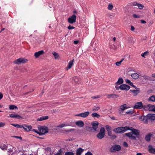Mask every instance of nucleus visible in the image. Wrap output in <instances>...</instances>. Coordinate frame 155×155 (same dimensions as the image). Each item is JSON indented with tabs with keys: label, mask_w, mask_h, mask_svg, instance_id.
Returning a JSON list of instances; mask_svg holds the SVG:
<instances>
[{
	"label": "nucleus",
	"mask_w": 155,
	"mask_h": 155,
	"mask_svg": "<svg viewBox=\"0 0 155 155\" xmlns=\"http://www.w3.org/2000/svg\"><path fill=\"white\" fill-rule=\"evenodd\" d=\"M129 130H131V131L129 133H126L125 134V135L128 137L131 140H135L136 137H138L139 135L140 131L134 128H133L132 130L130 129Z\"/></svg>",
	"instance_id": "f257e3e1"
},
{
	"label": "nucleus",
	"mask_w": 155,
	"mask_h": 155,
	"mask_svg": "<svg viewBox=\"0 0 155 155\" xmlns=\"http://www.w3.org/2000/svg\"><path fill=\"white\" fill-rule=\"evenodd\" d=\"M129 128L127 126L124 127H118L114 129L113 131L116 133H123L126 132L127 130H129Z\"/></svg>",
	"instance_id": "f03ea898"
},
{
	"label": "nucleus",
	"mask_w": 155,
	"mask_h": 155,
	"mask_svg": "<svg viewBox=\"0 0 155 155\" xmlns=\"http://www.w3.org/2000/svg\"><path fill=\"white\" fill-rule=\"evenodd\" d=\"M39 132L38 134L40 135H42L48 132V127L45 126H40L38 127Z\"/></svg>",
	"instance_id": "7ed1b4c3"
},
{
	"label": "nucleus",
	"mask_w": 155,
	"mask_h": 155,
	"mask_svg": "<svg viewBox=\"0 0 155 155\" xmlns=\"http://www.w3.org/2000/svg\"><path fill=\"white\" fill-rule=\"evenodd\" d=\"M105 135V130L104 127H102L100 129L99 133L97 135V137L99 139H101L104 137Z\"/></svg>",
	"instance_id": "20e7f679"
},
{
	"label": "nucleus",
	"mask_w": 155,
	"mask_h": 155,
	"mask_svg": "<svg viewBox=\"0 0 155 155\" xmlns=\"http://www.w3.org/2000/svg\"><path fill=\"white\" fill-rule=\"evenodd\" d=\"M121 149V147L120 145L115 144L110 148V151L111 152H114L115 151H119Z\"/></svg>",
	"instance_id": "39448f33"
},
{
	"label": "nucleus",
	"mask_w": 155,
	"mask_h": 155,
	"mask_svg": "<svg viewBox=\"0 0 155 155\" xmlns=\"http://www.w3.org/2000/svg\"><path fill=\"white\" fill-rule=\"evenodd\" d=\"M28 61V60L24 58H20L16 60L14 63L18 64H20L21 63L24 64L26 63Z\"/></svg>",
	"instance_id": "423d86ee"
},
{
	"label": "nucleus",
	"mask_w": 155,
	"mask_h": 155,
	"mask_svg": "<svg viewBox=\"0 0 155 155\" xmlns=\"http://www.w3.org/2000/svg\"><path fill=\"white\" fill-rule=\"evenodd\" d=\"M144 109H147L150 111L155 112V106L150 104H148L147 105H144Z\"/></svg>",
	"instance_id": "0eeeda50"
},
{
	"label": "nucleus",
	"mask_w": 155,
	"mask_h": 155,
	"mask_svg": "<svg viewBox=\"0 0 155 155\" xmlns=\"http://www.w3.org/2000/svg\"><path fill=\"white\" fill-rule=\"evenodd\" d=\"M77 16L74 15H73L71 17L68 19V22L71 24H73L76 22Z\"/></svg>",
	"instance_id": "6e6552de"
},
{
	"label": "nucleus",
	"mask_w": 155,
	"mask_h": 155,
	"mask_svg": "<svg viewBox=\"0 0 155 155\" xmlns=\"http://www.w3.org/2000/svg\"><path fill=\"white\" fill-rule=\"evenodd\" d=\"M139 118L143 123L144 124L147 123L148 119L147 115L146 116H139Z\"/></svg>",
	"instance_id": "1a4fd4ad"
},
{
	"label": "nucleus",
	"mask_w": 155,
	"mask_h": 155,
	"mask_svg": "<svg viewBox=\"0 0 155 155\" xmlns=\"http://www.w3.org/2000/svg\"><path fill=\"white\" fill-rule=\"evenodd\" d=\"M144 105L141 102H138L136 103L134 106V108L135 109H140L142 108L144 109Z\"/></svg>",
	"instance_id": "9d476101"
},
{
	"label": "nucleus",
	"mask_w": 155,
	"mask_h": 155,
	"mask_svg": "<svg viewBox=\"0 0 155 155\" xmlns=\"http://www.w3.org/2000/svg\"><path fill=\"white\" fill-rule=\"evenodd\" d=\"M89 113H90L89 112L87 111L84 113H82L78 114H76L75 115V116L85 118L87 117L89 115Z\"/></svg>",
	"instance_id": "9b49d317"
},
{
	"label": "nucleus",
	"mask_w": 155,
	"mask_h": 155,
	"mask_svg": "<svg viewBox=\"0 0 155 155\" xmlns=\"http://www.w3.org/2000/svg\"><path fill=\"white\" fill-rule=\"evenodd\" d=\"M120 88L121 90L128 91L130 89V87L128 85L124 84L121 85L120 86Z\"/></svg>",
	"instance_id": "f8f14e48"
},
{
	"label": "nucleus",
	"mask_w": 155,
	"mask_h": 155,
	"mask_svg": "<svg viewBox=\"0 0 155 155\" xmlns=\"http://www.w3.org/2000/svg\"><path fill=\"white\" fill-rule=\"evenodd\" d=\"M23 128L25 130L28 132L31 130L32 127L30 125L25 124L24 125L23 127Z\"/></svg>",
	"instance_id": "ddd939ff"
},
{
	"label": "nucleus",
	"mask_w": 155,
	"mask_h": 155,
	"mask_svg": "<svg viewBox=\"0 0 155 155\" xmlns=\"http://www.w3.org/2000/svg\"><path fill=\"white\" fill-rule=\"evenodd\" d=\"M132 5L134 6H137L140 9H142L144 7L143 5L140 4L137 2H134L132 3Z\"/></svg>",
	"instance_id": "4468645a"
},
{
	"label": "nucleus",
	"mask_w": 155,
	"mask_h": 155,
	"mask_svg": "<svg viewBox=\"0 0 155 155\" xmlns=\"http://www.w3.org/2000/svg\"><path fill=\"white\" fill-rule=\"evenodd\" d=\"M44 53V51L43 50H41L36 52L34 54V56L36 58H37L41 55Z\"/></svg>",
	"instance_id": "2eb2a0df"
},
{
	"label": "nucleus",
	"mask_w": 155,
	"mask_h": 155,
	"mask_svg": "<svg viewBox=\"0 0 155 155\" xmlns=\"http://www.w3.org/2000/svg\"><path fill=\"white\" fill-rule=\"evenodd\" d=\"M148 150L150 153L155 154V149L153 148L151 145L148 146Z\"/></svg>",
	"instance_id": "dca6fc26"
},
{
	"label": "nucleus",
	"mask_w": 155,
	"mask_h": 155,
	"mask_svg": "<svg viewBox=\"0 0 155 155\" xmlns=\"http://www.w3.org/2000/svg\"><path fill=\"white\" fill-rule=\"evenodd\" d=\"M74 59L70 61L68 63V66L65 68L66 70L67 71L70 69L73 64Z\"/></svg>",
	"instance_id": "f3484780"
},
{
	"label": "nucleus",
	"mask_w": 155,
	"mask_h": 155,
	"mask_svg": "<svg viewBox=\"0 0 155 155\" xmlns=\"http://www.w3.org/2000/svg\"><path fill=\"white\" fill-rule=\"evenodd\" d=\"M107 96L108 98H117L119 97V95L114 94H108L107 95Z\"/></svg>",
	"instance_id": "a211bd4d"
},
{
	"label": "nucleus",
	"mask_w": 155,
	"mask_h": 155,
	"mask_svg": "<svg viewBox=\"0 0 155 155\" xmlns=\"http://www.w3.org/2000/svg\"><path fill=\"white\" fill-rule=\"evenodd\" d=\"M147 116L148 120H155V114H148Z\"/></svg>",
	"instance_id": "6ab92c4d"
},
{
	"label": "nucleus",
	"mask_w": 155,
	"mask_h": 155,
	"mask_svg": "<svg viewBox=\"0 0 155 155\" xmlns=\"http://www.w3.org/2000/svg\"><path fill=\"white\" fill-rule=\"evenodd\" d=\"M9 117L12 118H16L18 119L22 118L21 116L16 114H9Z\"/></svg>",
	"instance_id": "aec40b11"
},
{
	"label": "nucleus",
	"mask_w": 155,
	"mask_h": 155,
	"mask_svg": "<svg viewBox=\"0 0 155 155\" xmlns=\"http://www.w3.org/2000/svg\"><path fill=\"white\" fill-rule=\"evenodd\" d=\"M92 125V128L95 131L97 129L98 127L99 123L97 121H95L94 122L91 124Z\"/></svg>",
	"instance_id": "412c9836"
},
{
	"label": "nucleus",
	"mask_w": 155,
	"mask_h": 155,
	"mask_svg": "<svg viewBox=\"0 0 155 155\" xmlns=\"http://www.w3.org/2000/svg\"><path fill=\"white\" fill-rule=\"evenodd\" d=\"M76 124L80 127H82L84 125V123L82 121L79 120L75 123Z\"/></svg>",
	"instance_id": "4be33fe9"
},
{
	"label": "nucleus",
	"mask_w": 155,
	"mask_h": 155,
	"mask_svg": "<svg viewBox=\"0 0 155 155\" xmlns=\"http://www.w3.org/2000/svg\"><path fill=\"white\" fill-rule=\"evenodd\" d=\"M84 150L80 148L77 149L76 151V155H81L82 153L84 151Z\"/></svg>",
	"instance_id": "5701e85b"
},
{
	"label": "nucleus",
	"mask_w": 155,
	"mask_h": 155,
	"mask_svg": "<svg viewBox=\"0 0 155 155\" xmlns=\"http://www.w3.org/2000/svg\"><path fill=\"white\" fill-rule=\"evenodd\" d=\"M48 118V116H45L41 117L40 118H38L37 119L38 121H41L44 120H45Z\"/></svg>",
	"instance_id": "b1692460"
},
{
	"label": "nucleus",
	"mask_w": 155,
	"mask_h": 155,
	"mask_svg": "<svg viewBox=\"0 0 155 155\" xmlns=\"http://www.w3.org/2000/svg\"><path fill=\"white\" fill-rule=\"evenodd\" d=\"M124 82V80L122 78H119L117 81L115 83L116 85H120L121 84L123 83Z\"/></svg>",
	"instance_id": "393cba45"
},
{
	"label": "nucleus",
	"mask_w": 155,
	"mask_h": 155,
	"mask_svg": "<svg viewBox=\"0 0 155 155\" xmlns=\"http://www.w3.org/2000/svg\"><path fill=\"white\" fill-rule=\"evenodd\" d=\"M152 135V134L150 133L148 134L146 136L145 139L147 141H149L150 140V137Z\"/></svg>",
	"instance_id": "a878e982"
},
{
	"label": "nucleus",
	"mask_w": 155,
	"mask_h": 155,
	"mask_svg": "<svg viewBox=\"0 0 155 155\" xmlns=\"http://www.w3.org/2000/svg\"><path fill=\"white\" fill-rule=\"evenodd\" d=\"M132 78L135 79H138L139 77V75L137 73H134L131 75Z\"/></svg>",
	"instance_id": "bb28decb"
},
{
	"label": "nucleus",
	"mask_w": 155,
	"mask_h": 155,
	"mask_svg": "<svg viewBox=\"0 0 155 155\" xmlns=\"http://www.w3.org/2000/svg\"><path fill=\"white\" fill-rule=\"evenodd\" d=\"M72 80L75 83H78L80 80V79L77 76H74Z\"/></svg>",
	"instance_id": "cd10ccee"
},
{
	"label": "nucleus",
	"mask_w": 155,
	"mask_h": 155,
	"mask_svg": "<svg viewBox=\"0 0 155 155\" xmlns=\"http://www.w3.org/2000/svg\"><path fill=\"white\" fill-rule=\"evenodd\" d=\"M127 108H128L127 107V104H125L120 106V109L121 111H123Z\"/></svg>",
	"instance_id": "c85d7f7f"
},
{
	"label": "nucleus",
	"mask_w": 155,
	"mask_h": 155,
	"mask_svg": "<svg viewBox=\"0 0 155 155\" xmlns=\"http://www.w3.org/2000/svg\"><path fill=\"white\" fill-rule=\"evenodd\" d=\"M138 90H131L130 91L134 93L135 95H137L140 92L139 88H138Z\"/></svg>",
	"instance_id": "c756f323"
},
{
	"label": "nucleus",
	"mask_w": 155,
	"mask_h": 155,
	"mask_svg": "<svg viewBox=\"0 0 155 155\" xmlns=\"http://www.w3.org/2000/svg\"><path fill=\"white\" fill-rule=\"evenodd\" d=\"M13 126L18 128H22L23 127V126L21 125H19L17 124H11Z\"/></svg>",
	"instance_id": "7c9ffc66"
},
{
	"label": "nucleus",
	"mask_w": 155,
	"mask_h": 155,
	"mask_svg": "<svg viewBox=\"0 0 155 155\" xmlns=\"http://www.w3.org/2000/svg\"><path fill=\"white\" fill-rule=\"evenodd\" d=\"M149 101H150L153 102H155V96L153 95L150 96L148 99Z\"/></svg>",
	"instance_id": "2f4dec72"
},
{
	"label": "nucleus",
	"mask_w": 155,
	"mask_h": 155,
	"mask_svg": "<svg viewBox=\"0 0 155 155\" xmlns=\"http://www.w3.org/2000/svg\"><path fill=\"white\" fill-rule=\"evenodd\" d=\"M92 116L93 117L99 118L100 117V115L96 113H94L92 114Z\"/></svg>",
	"instance_id": "473e14b6"
},
{
	"label": "nucleus",
	"mask_w": 155,
	"mask_h": 155,
	"mask_svg": "<svg viewBox=\"0 0 155 155\" xmlns=\"http://www.w3.org/2000/svg\"><path fill=\"white\" fill-rule=\"evenodd\" d=\"M52 54L54 56L55 59H57L59 57V55L58 53H56L55 52L53 51L52 53Z\"/></svg>",
	"instance_id": "72a5a7b5"
},
{
	"label": "nucleus",
	"mask_w": 155,
	"mask_h": 155,
	"mask_svg": "<svg viewBox=\"0 0 155 155\" xmlns=\"http://www.w3.org/2000/svg\"><path fill=\"white\" fill-rule=\"evenodd\" d=\"M100 109V107L98 106H94L92 109L93 111H97Z\"/></svg>",
	"instance_id": "f704fd0d"
},
{
	"label": "nucleus",
	"mask_w": 155,
	"mask_h": 155,
	"mask_svg": "<svg viewBox=\"0 0 155 155\" xmlns=\"http://www.w3.org/2000/svg\"><path fill=\"white\" fill-rule=\"evenodd\" d=\"M9 109L10 110H13L17 108V107L14 105H9Z\"/></svg>",
	"instance_id": "c9c22d12"
},
{
	"label": "nucleus",
	"mask_w": 155,
	"mask_h": 155,
	"mask_svg": "<svg viewBox=\"0 0 155 155\" xmlns=\"http://www.w3.org/2000/svg\"><path fill=\"white\" fill-rule=\"evenodd\" d=\"M9 147V148L7 150H8V151L9 152H12L13 151V147L12 146H11L10 145H8V147Z\"/></svg>",
	"instance_id": "e433bc0d"
},
{
	"label": "nucleus",
	"mask_w": 155,
	"mask_h": 155,
	"mask_svg": "<svg viewBox=\"0 0 155 155\" xmlns=\"http://www.w3.org/2000/svg\"><path fill=\"white\" fill-rule=\"evenodd\" d=\"M8 147V146H7L4 144L3 146L2 147H0V148L2 150H7Z\"/></svg>",
	"instance_id": "4c0bfd02"
},
{
	"label": "nucleus",
	"mask_w": 155,
	"mask_h": 155,
	"mask_svg": "<svg viewBox=\"0 0 155 155\" xmlns=\"http://www.w3.org/2000/svg\"><path fill=\"white\" fill-rule=\"evenodd\" d=\"M149 52L148 51H146L144 52L141 54V56L144 58L145 57V56H147L148 55Z\"/></svg>",
	"instance_id": "58836bf2"
},
{
	"label": "nucleus",
	"mask_w": 155,
	"mask_h": 155,
	"mask_svg": "<svg viewBox=\"0 0 155 155\" xmlns=\"http://www.w3.org/2000/svg\"><path fill=\"white\" fill-rule=\"evenodd\" d=\"M142 76L143 77L144 79L146 80H147L149 81L151 80V78L149 76H147L145 75H144V76Z\"/></svg>",
	"instance_id": "ea45409f"
},
{
	"label": "nucleus",
	"mask_w": 155,
	"mask_h": 155,
	"mask_svg": "<svg viewBox=\"0 0 155 155\" xmlns=\"http://www.w3.org/2000/svg\"><path fill=\"white\" fill-rule=\"evenodd\" d=\"M124 60V58L122 59L120 61H118L116 63V64L117 66H119L122 63L123 61Z\"/></svg>",
	"instance_id": "a19ab883"
},
{
	"label": "nucleus",
	"mask_w": 155,
	"mask_h": 155,
	"mask_svg": "<svg viewBox=\"0 0 155 155\" xmlns=\"http://www.w3.org/2000/svg\"><path fill=\"white\" fill-rule=\"evenodd\" d=\"M65 155H74V153L71 152H65Z\"/></svg>",
	"instance_id": "79ce46f5"
},
{
	"label": "nucleus",
	"mask_w": 155,
	"mask_h": 155,
	"mask_svg": "<svg viewBox=\"0 0 155 155\" xmlns=\"http://www.w3.org/2000/svg\"><path fill=\"white\" fill-rule=\"evenodd\" d=\"M113 7V6L112 4L111 3H110L108 5L107 8H108V9H109V10H111V9H112Z\"/></svg>",
	"instance_id": "37998d69"
},
{
	"label": "nucleus",
	"mask_w": 155,
	"mask_h": 155,
	"mask_svg": "<svg viewBox=\"0 0 155 155\" xmlns=\"http://www.w3.org/2000/svg\"><path fill=\"white\" fill-rule=\"evenodd\" d=\"M105 127L107 131L111 130V128L110 126L108 125H106Z\"/></svg>",
	"instance_id": "c03bdc74"
},
{
	"label": "nucleus",
	"mask_w": 155,
	"mask_h": 155,
	"mask_svg": "<svg viewBox=\"0 0 155 155\" xmlns=\"http://www.w3.org/2000/svg\"><path fill=\"white\" fill-rule=\"evenodd\" d=\"M110 137V138L112 140H114L117 137L114 134L112 135Z\"/></svg>",
	"instance_id": "a18cd8bd"
},
{
	"label": "nucleus",
	"mask_w": 155,
	"mask_h": 155,
	"mask_svg": "<svg viewBox=\"0 0 155 155\" xmlns=\"http://www.w3.org/2000/svg\"><path fill=\"white\" fill-rule=\"evenodd\" d=\"M126 113L127 114H132L133 113V110H130L129 111L126 112Z\"/></svg>",
	"instance_id": "49530a36"
},
{
	"label": "nucleus",
	"mask_w": 155,
	"mask_h": 155,
	"mask_svg": "<svg viewBox=\"0 0 155 155\" xmlns=\"http://www.w3.org/2000/svg\"><path fill=\"white\" fill-rule=\"evenodd\" d=\"M123 146L124 147H128V144L126 142H124L123 143Z\"/></svg>",
	"instance_id": "de8ad7c7"
},
{
	"label": "nucleus",
	"mask_w": 155,
	"mask_h": 155,
	"mask_svg": "<svg viewBox=\"0 0 155 155\" xmlns=\"http://www.w3.org/2000/svg\"><path fill=\"white\" fill-rule=\"evenodd\" d=\"M75 28V27H73V26H71L70 25H69V26L68 27V28L69 30H71V29H73Z\"/></svg>",
	"instance_id": "09e8293b"
},
{
	"label": "nucleus",
	"mask_w": 155,
	"mask_h": 155,
	"mask_svg": "<svg viewBox=\"0 0 155 155\" xmlns=\"http://www.w3.org/2000/svg\"><path fill=\"white\" fill-rule=\"evenodd\" d=\"M5 124V123L2 122H0V127H4Z\"/></svg>",
	"instance_id": "8fccbe9b"
},
{
	"label": "nucleus",
	"mask_w": 155,
	"mask_h": 155,
	"mask_svg": "<svg viewBox=\"0 0 155 155\" xmlns=\"http://www.w3.org/2000/svg\"><path fill=\"white\" fill-rule=\"evenodd\" d=\"M130 86H131L133 87H134V88H136V89H138V88L137 87H136V86H135V85H134V84H133L132 82H131V83H130Z\"/></svg>",
	"instance_id": "3c124183"
},
{
	"label": "nucleus",
	"mask_w": 155,
	"mask_h": 155,
	"mask_svg": "<svg viewBox=\"0 0 155 155\" xmlns=\"http://www.w3.org/2000/svg\"><path fill=\"white\" fill-rule=\"evenodd\" d=\"M107 132H108V135L109 136H111L112 135V132L111 131V130H110L108 131Z\"/></svg>",
	"instance_id": "603ef678"
},
{
	"label": "nucleus",
	"mask_w": 155,
	"mask_h": 155,
	"mask_svg": "<svg viewBox=\"0 0 155 155\" xmlns=\"http://www.w3.org/2000/svg\"><path fill=\"white\" fill-rule=\"evenodd\" d=\"M125 81L127 83L129 84H130V83H131V82L128 79H125Z\"/></svg>",
	"instance_id": "864d4df0"
},
{
	"label": "nucleus",
	"mask_w": 155,
	"mask_h": 155,
	"mask_svg": "<svg viewBox=\"0 0 155 155\" xmlns=\"http://www.w3.org/2000/svg\"><path fill=\"white\" fill-rule=\"evenodd\" d=\"M13 137L14 138H16L18 139H19L21 140L22 139V138L21 137H19L17 136H13Z\"/></svg>",
	"instance_id": "5fc2aeb1"
},
{
	"label": "nucleus",
	"mask_w": 155,
	"mask_h": 155,
	"mask_svg": "<svg viewBox=\"0 0 155 155\" xmlns=\"http://www.w3.org/2000/svg\"><path fill=\"white\" fill-rule=\"evenodd\" d=\"M133 17L136 18H140V16L139 15H137L136 14H134L133 15Z\"/></svg>",
	"instance_id": "6e6d98bb"
},
{
	"label": "nucleus",
	"mask_w": 155,
	"mask_h": 155,
	"mask_svg": "<svg viewBox=\"0 0 155 155\" xmlns=\"http://www.w3.org/2000/svg\"><path fill=\"white\" fill-rule=\"evenodd\" d=\"M85 155H93V154L91 152H88L86 153Z\"/></svg>",
	"instance_id": "4d7b16f0"
},
{
	"label": "nucleus",
	"mask_w": 155,
	"mask_h": 155,
	"mask_svg": "<svg viewBox=\"0 0 155 155\" xmlns=\"http://www.w3.org/2000/svg\"><path fill=\"white\" fill-rule=\"evenodd\" d=\"M65 126V124H61L59 125L58 127H59L61 128L63 127H64Z\"/></svg>",
	"instance_id": "13d9d810"
},
{
	"label": "nucleus",
	"mask_w": 155,
	"mask_h": 155,
	"mask_svg": "<svg viewBox=\"0 0 155 155\" xmlns=\"http://www.w3.org/2000/svg\"><path fill=\"white\" fill-rule=\"evenodd\" d=\"M74 130V129H70V130H65V131L67 132H69L71 131Z\"/></svg>",
	"instance_id": "bf43d9fd"
},
{
	"label": "nucleus",
	"mask_w": 155,
	"mask_h": 155,
	"mask_svg": "<svg viewBox=\"0 0 155 155\" xmlns=\"http://www.w3.org/2000/svg\"><path fill=\"white\" fill-rule=\"evenodd\" d=\"M27 71V70L25 68H23L21 69V71L22 72H26Z\"/></svg>",
	"instance_id": "052dcab7"
},
{
	"label": "nucleus",
	"mask_w": 155,
	"mask_h": 155,
	"mask_svg": "<svg viewBox=\"0 0 155 155\" xmlns=\"http://www.w3.org/2000/svg\"><path fill=\"white\" fill-rule=\"evenodd\" d=\"M31 130L32 131H33V132H34L37 134H38V133H39V132H38L35 129H33L32 130Z\"/></svg>",
	"instance_id": "680f3d73"
},
{
	"label": "nucleus",
	"mask_w": 155,
	"mask_h": 155,
	"mask_svg": "<svg viewBox=\"0 0 155 155\" xmlns=\"http://www.w3.org/2000/svg\"><path fill=\"white\" fill-rule=\"evenodd\" d=\"M117 85H116L115 86V87L116 89L117 90H118L119 89H120V86H117Z\"/></svg>",
	"instance_id": "e2e57ef3"
},
{
	"label": "nucleus",
	"mask_w": 155,
	"mask_h": 155,
	"mask_svg": "<svg viewBox=\"0 0 155 155\" xmlns=\"http://www.w3.org/2000/svg\"><path fill=\"white\" fill-rule=\"evenodd\" d=\"M134 29H135L134 27L133 26L131 25V30L132 31H133L134 30Z\"/></svg>",
	"instance_id": "0e129e2a"
},
{
	"label": "nucleus",
	"mask_w": 155,
	"mask_h": 155,
	"mask_svg": "<svg viewBox=\"0 0 155 155\" xmlns=\"http://www.w3.org/2000/svg\"><path fill=\"white\" fill-rule=\"evenodd\" d=\"M3 97V94L2 93L0 92V100Z\"/></svg>",
	"instance_id": "69168bd1"
},
{
	"label": "nucleus",
	"mask_w": 155,
	"mask_h": 155,
	"mask_svg": "<svg viewBox=\"0 0 155 155\" xmlns=\"http://www.w3.org/2000/svg\"><path fill=\"white\" fill-rule=\"evenodd\" d=\"M79 42V41L78 40H76L74 41V43L75 44H77Z\"/></svg>",
	"instance_id": "338daca9"
},
{
	"label": "nucleus",
	"mask_w": 155,
	"mask_h": 155,
	"mask_svg": "<svg viewBox=\"0 0 155 155\" xmlns=\"http://www.w3.org/2000/svg\"><path fill=\"white\" fill-rule=\"evenodd\" d=\"M140 21L141 23L143 24H145L146 23V22L144 20H141Z\"/></svg>",
	"instance_id": "774afa93"
}]
</instances>
